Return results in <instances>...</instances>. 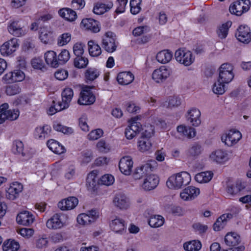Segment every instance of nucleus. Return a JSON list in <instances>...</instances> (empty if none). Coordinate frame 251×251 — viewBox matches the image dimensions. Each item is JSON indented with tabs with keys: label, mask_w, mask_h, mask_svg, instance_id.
Here are the masks:
<instances>
[{
	"label": "nucleus",
	"mask_w": 251,
	"mask_h": 251,
	"mask_svg": "<svg viewBox=\"0 0 251 251\" xmlns=\"http://www.w3.org/2000/svg\"><path fill=\"white\" fill-rule=\"evenodd\" d=\"M191 180V176L188 173L181 172L170 176L167 181L166 184L170 188L178 189L183 186L188 185Z\"/></svg>",
	"instance_id": "f257e3e1"
},
{
	"label": "nucleus",
	"mask_w": 251,
	"mask_h": 251,
	"mask_svg": "<svg viewBox=\"0 0 251 251\" xmlns=\"http://www.w3.org/2000/svg\"><path fill=\"white\" fill-rule=\"evenodd\" d=\"M153 134V128L151 126L148 129H145L138 142V150L143 152L149 151L152 147L151 137Z\"/></svg>",
	"instance_id": "f03ea898"
},
{
	"label": "nucleus",
	"mask_w": 251,
	"mask_h": 251,
	"mask_svg": "<svg viewBox=\"0 0 251 251\" xmlns=\"http://www.w3.org/2000/svg\"><path fill=\"white\" fill-rule=\"evenodd\" d=\"M102 48L107 52L112 53L114 52L117 48V44L116 43V38L114 33L111 31H108L102 37Z\"/></svg>",
	"instance_id": "7ed1b4c3"
},
{
	"label": "nucleus",
	"mask_w": 251,
	"mask_h": 251,
	"mask_svg": "<svg viewBox=\"0 0 251 251\" xmlns=\"http://www.w3.org/2000/svg\"><path fill=\"white\" fill-rule=\"evenodd\" d=\"M250 0H238L230 5L229 10L231 14L241 16L250 9Z\"/></svg>",
	"instance_id": "20e7f679"
},
{
	"label": "nucleus",
	"mask_w": 251,
	"mask_h": 251,
	"mask_svg": "<svg viewBox=\"0 0 251 251\" xmlns=\"http://www.w3.org/2000/svg\"><path fill=\"white\" fill-rule=\"evenodd\" d=\"M175 56L177 62L186 66L191 65L195 59L191 51L181 49L176 50Z\"/></svg>",
	"instance_id": "39448f33"
},
{
	"label": "nucleus",
	"mask_w": 251,
	"mask_h": 251,
	"mask_svg": "<svg viewBox=\"0 0 251 251\" xmlns=\"http://www.w3.org/2000/svg\"><path fill=\"white\" fill-rule=\"evenodd\" d=\"M95 100V96L91 91L90 87L88 86L84 87L80 93L78 103L80 105H91L94 103Z\"/></svg>",
	"instance_id": "423d86ee"
},
{
	"label": "nucleus",
	"mask_w": 251,
	"mask_h": 251,
	"mask_svg": "<svg viewBox=\"0 0 251 251\" xmlns=\"http://www.w3.org/2000/svg\"><path fill=\"white\" fill-rule=\"evenodd\" d=\"M8 31L10 34L16 37L25 35L27 29L20 21H14L8 26Z\"/></svg>",
	"instance_id": "0eeeda50"
},
{
	"label": "nucleus",
	"mask_w": 251,
	"mask_h": 251,
	"mask_svg": "<svg viewBox=\"0 0 251 251\" xmlns=\"http://www.w3.org/2000/svg\"><path fill=\"white\" fill-rule=\"evenodd\" d=\"M241 138L242 134L240 131L230 130L227 134L222 136L221 140L227 146L230 147L237 143Z\"/></svg>",
	"instance_id": "6e6552de"
},
{
	"label": "nucleus",
	"mask_w": 251,
	"mask_h": 251,
	"mask_svg": "<svg viewBox=\"0 0 251 251\" xmlns=\"http://www.w3.org/2000/svg\"><path fill=\"white\" fill-rule=\"evenodd\" d=\"M18 39L13 38L5 42L0 47V52L3 56H8L16 51L19 47Z\"/></svg>",
	"instance_id": "1a4fd4ad"
},
{
	"label": "nucleus",
	"mask_w": 251,
	"mask_h": 251,
	"mask_svg": "<svg viewBox=\"0 0 251 251\" xmlns=\"http://www.w3.org/2000/svg\"><path fill=\"white\" fill-rule=\"evenodd\" d=\"M235 36L238 40L244 43H249L251 41V33L247 25H240L237 29Z\"/></svg>",
	"instance_id": "9d476101"
},
{
	"label": "nucleus",
	"mask_w": 251,
	"mask_h": 251,
	"mask_svg": "<svg viewBox=\"0 0 251 251\" xmlns=\"http://www.w3.org/2000/svg\"><path fill=\"white\" fill-rule=\"evenodd\" d=\"M23 190V186L21 183L14 182L10 184L6 191V197L9 200H14L19 197Z\"/></svg>",
	"instance_id": "9b49d317"
},
{
	"label": "nucleus",
	"mask_w": 251,
	"mask_h": 251,
	"mask_svg": "<svg viewBox=\"0 0 251 251\" xmlns=\"http://www.w3.org/2000/svg\"><path fill=\"white\" fill-rule=\"evenodd\" d=\"M78 200L75 197H69L58 203V207L61 210H69L75 208L78 204Z\"/></svg>",
	"instance_id": "f8f14e48"
},
{
	"label": "nucleus",
	"mask_w": 251,
	"mask_h": 251,
	"mask_svg": "<svg viewBox=\"0 0 251 251\" xmlns=\"http://www.w3.org/2000/svg\"><path fill=\"white\" fill-rule=\"evenodd\" d=\"M159 177L154 174L147 175L142 184V188L145 191H151L155 189L159 183Z\"/></svg>",
	"instance_id": "ddd939ff"
},
{
	"label": "nucleus",
	"mask_w": 251,
	"mask_h": 251,
	"mask_svg": "<svg viewBox=\"0 0 251 251\" xmlns=\"http://www.w3.org/2000/svg\"><path fill=\"white\" fill-rule=\"evenodd\" d=\"M61 214H54L46 222L47 227L50 229H58L62 228L64 224L61 218Z\"/></svg>",
	"instance_id": "4468645a"
},
{
	"label": "nucleus",
	"mask_w": 251,
	"mask_h": 251,
	"mask_svg": "<svg viewBox=\"0 0 251 251\" xmlns=\"http://www.w3.org/2000/svg\"><path fill=\"white\" fill-rule=\"evenodd\" d=\"M110 227L116 233L122 234L126 232V224L124 220L116 217L110 223Z\"/></svg>",
	"instance_id": "2eb2a0df"
},
{
	"label": "nucleus",
	"mask_w": 251,
	"mask_h": 251,
	"mask_svg": "<svg viewBox=\"0 0 251 251\" xmlns=\"http://www.w3.org/2000/svg\"><path fill=\"white\" fill-rule=\"evenodd\" d=\"M120 171L125 175H129L133 167V161L130 156L123 157L119 161Z\"/></svg>",
	"instance_id": "dca6fc26"
},
{
	"label": "nucleus",
	"mask_w": 251,
	"mask_h": 251,
	"mask_svg": "<svg viewBox=\"0 0 251 251\" xmlns=\"http://www.w3.org/2000/svg\"><path fill=\"white\" fill-rule=\"evenodd\" d=\"M34 218L31 213L27 211L20 212L17 216V223L23 226H30L34 221Z\"/></svg>",
	"instance_id": "f3484780"
},
{
	"label": "nucleus",
	"mask_w": 251,
	"mask_h": 251,
	"mask_svg": "<svg viewBox=\"0 0 251 251\" xmlns=\"http://www.w3.org/2000/svg\"><path fill=\"white\" fill-rule=\"evenodd\" d=\"M186 117L188 122L194 126H198L201 123V112L196 108H193L189 110Z\"/></svg>",
	"instance_id": "a211bd4d"
},
{
	"label": "nucleus",
	"mask_w": 251,
	"mask_h": 251,
	"mask_svg": "<svg viewBox=\"0 0 251 251\" xmlns=\"http://www.w3.org/2000/svg\"><path fill=\"white\" fill-rule=\"evenodd\" d=\"M199 194V188L194 186H189L180 193V196L184 201H190L194 199Z\"/></svg>",
	"instance_id": "6ab92c4d"
},
{
	"label": "nucleus",
	"mask_w": 251,
	"mask_h": 251,
	"mask_svg": "<svg viewBox=\"0 0 251 251\" xmlns=\"http://www.w3.org/2000/svg\"><path fill=\"white\" fill-rule=\"evenodd\" d=\"M97 171L93 170L89 173L86 178V186L88 190L95 191L99 184V177L97 176Z\"/></svg>",
	"instance_id": "aec40b11"
},
{
	"label": "nucleus",
	"mask_w": 251,
	"mask_h": 251,
	"mask_svg": "<svg viewBox=\"0 0 251 251\" xmlns=\"http://www.w3.org/2000/svg\"><path fill=\"white\" fill-rule=\"evenodd\" d=\"M169 75V72L168 69L163 66L153 71L152 74V78L155 82L159 83L166 80Z\"/></svg>",
	"instance_id": "412c9836"
},
{
	"label": "nucleus",
	"mask_w": 251,
	"mask_h": 251,
	"mask_svg": "<svg viewBox=\"0 0 251 251\" xmlns=\"http://www.w3.org/2000/svg\"><path fill=\"white\" fill-rule=\"evenodd\" d=\"M87 30H90L93 33H97L100 31L99 22L93 19H84L81 22Z\"/></svg>",
	"instance_id": "4be33fe9"
},
{
	"label": "nucleus",
	"mask_w": 251,
	"mask_h": 251,
	"mask_svg": "<svg viewBox=\"0 0 251 251\" xmlns=\"http://www.w3.org/2000/svg\"><path fill=\"white\" fill-rule=\"evenodd\" d=\"M114 205L120 209H126L129 206V201L127 197L122 194H116L113 199Z\"/></svg>",
	"instance_id": "5701e85b"
},
{
	"label": "nucleus",
	"mask_w": 251,
	"mask_h": 251,
	"mask_svg": "<svg viewBox=\"0 0 251 251\" xmlns=\"http://www.w3.org/2000/svg\"><path fill=\"white\" fill-rule=\"evenodd\" d=\"M134 78L133 75L130 72H124L118 75L117 79L120 84L127 85L133 81Z\"/></svg>",
	"instance_id": "b1692460"
},
{
	"label": "nucleus",
	"mask_w": 251,
	"mask_h": 251,
	"mask_svg": "<svg viewBox=\"0 0 251 251\" xmlns=\"http://www.w3.org/2000/svg\"><path fill=\"white\" fill-rule=\"evenodd\" d=\"M58 14L60 16L70 22L74 21L77 18L76 12L69 8L60 9L58 11Z\"/></svg>",
	"instance_id": "393cba45"
},
{
	"label": "nucleus",
	"mask_w": 251,
	"mask_h": 251,
	"mask_svg": "<svg viewBox=\"0 0 251 251\" xmlns=\"http://www.w3.org/2000/svg\"><path fill=\"white\" fill-rule=\"evenodd\" d=\"M210 158L213 161L219 163H224L228 159L227 153L222 150H218L212 152Z\"/></svg>",
	"instance_id": "a878e982"
},
{
	"label": "nucleus",
	"mask_w": 251,
	"mask_h": 251,
	"mask_svg": "<svg viewBox=\"0 0 251 251\" xmlns=\"http://www.w3.org/2000/svg\"><path fill=\"white\" fill-rule=\"evenodd\" d=\"M225 241L228 246H235L240 243V237L235 232L228 233L225 237Z\"/></svg>",
	"instance_id": "bb28decb"
},
{
	"label": "nucleus",
	"mask_w": 251,
	"mask_h": 251,
	"mask_svg": "<svg viewBox=\"0 0 251 251\" xmlns=\"http://www.w3.org/2000/svg\"><path fill=\"white\" fill-rule=\"evenodd\" d=\"M113 6L112 2L109 1L106 4L103 3H97L93 8V12L97 15L102 14L109 11Z\"/></svg>",
	"instance_id": "cd10ccee"
},
{
	"label": "nucleus",
	"mask_w": 251,
	"mask_h": 251,
	"mask_svg": "<svg viewBox=\"0 0 251 251\" xmlns=\"http://www.w3.org/2000/svg\"><path fill=\"white\" fill-rule=\"evenodd\" d=\"M50 131L51 127L50 126L37 127L35 129V136L40 139H45L49 136Z\"/></svg>",
	"instance_id": "c85d7f7f"
},
{
	"label": "nucleus",
	"mask_w": 251,
	"mask_h": 251,
	"mask_svg": "<svg viewBox=\"0 0 251 251\" xmlns=\"http://www.w3.org/2000/svg\"><path fill=\"white\" fill-rule=\"evenodd\" d=\"M44 57L48 65L53 68L58 67L57 57L55 52L52 50L48 51L45 53Z\"/></svg>",
	"instance_id": "c756f323"
},
{
	"label": "nucleus",
	"mask_w": 251,
	"mask_h": 251,
	"mask_svg": "<svg viewBox=\"0 0 251 251\" xmlns=\"http://www.w3.org/2000/svg\"><path fill=\"white\" fill-rule=\"evenodd\" d=\"M100 75V72L98 69L95 68H88L84 73L85 80L87 83H89L95 80Z\"/></svg>",
	"instance_id": "7c9ffc66"
},
{
	"label": "nucleus",
	"mask_w": 251,
	"mask_h": 251,
	"mask_svg": "<svg viewBox=\"0 0 251 251\" xmlns=\"http://www.w3.org/2000/svg\"><path fill=\"white\" fill-rule=\"evenodd\" d=\"M177 130L179 133H181L188 138H193L196 135L195 129L189 126H179L177 127Z\"/></svg>",
	"instance_id": "2f4dec72"
},
{
	"label": "nucleus",
	"mask_w": 251,
	"mask_h": 251,
	"mask_svg": "<svg viewBox=\"0 0 251 251\" xmlns=\"http://www.w3.org/2000/svg\"><path fill=\"white\" fill-rule=\"evenodd\" d=\"M173 53L168 50H163L159 52L156 56V60L162 64L169 62L172 58Z\"/></svg>",
	"instance_id": "473e14b6"
},
{
	"label": "nucleus",
	"mask_w": 251,
	"mask_h": 251,
	"mask_svg": "<svg viewBox=\"0 0 251 251\" xmlns=\"http://www.w3.org/2000/svg\"><path fill=\"white\" fill-rule=\"evenodd\" d=\"M94 156L92 151L86 150L81 152L79 160L82 165H86L90 162Z\"/></svg>",
	"instance_id": "72a5a7b5"
},
{
	"label": "nucleus",
	"mask_w": 251,
	"mask_h": 251,
	"mask_svg": "<svg viewBox=\"0 0 251 251\" xmlns=\"http://www.w3.org/2000/svg\"><path fill=\"white\" fill-rule=\"evenodd\" d=\"M20 248L19 244L14 240L8 239L2 245L3 251H17Z\"/></svg>",
	"instance_id": "f704fd0d"
},
{
	"label": "nucleus",
	"mask_w": 251,
	"mask_h": 251,
	"mask_svg": "<svg viewBox=\"0 0 251 251\" xmlns=\"http://www.w3.org/2000/svg\"><path fill=\"white\" fill-rule=\"evenodd\" d=\"M213 175L211 172H201L195 176V179L199 183H206L212 179Z\"/></svg>",
	"instance_id": "c9c22d12"
},
{
	"label": "nucleus",
	"mask_w": 251,
	"mask_h": 251,
	"mask_svg": "<svg viewBox=\"0 0 251 251\" xmlns=\"http://www.w3.org/2000/svg\"><path fill=\"white\" fill-rule=\"evenodd\" d=\"M88 50L90 55L92 56H98L101 53L100 46L96 44L93 41H89L88 43Z\"/></svg>",
	"instance_id": "e433bc0d"
},
{
	"label": "nucleus",
	"mask_w": 251,
	"mask_h": 251,
	"mask_svg": "<svg viewBox=\"0 0 251 251\" xmlns=\"http://www.w3.org/2000/svg\"><path fill=\"white\" fill-rule=\"evenodd\" d=\"M164 219L160 215H152L148 221L149 225L152 227H158L164 224Z\"/></svg>",
	"instance_id": "4c0bfd02"
},
{
	"label": "nucleus",
	"mask_w": 251,
	"mask_h": 251,
	"mask_svg": "<svg viewBox=\"0 0 251 251\" xmlns=\"http://www.w3.org/2000/svg\"><path fill=\"white\" fill-rule=\"evenodd\" d=\"M201 248V243L196 240L185 243L183 245V248L186 251H199Z\"/></svg>",
	"instance_id": "58836bf2"
},
{
	"label": "nucleus",
	"mask_w": 251,
	"mask_h": 251,
	"mask_svg": "<svg viewBox=\"0 0 251 251\" xmlns=\"http://www.w3.org/2000/svg\"><path fill=\"white\" fill-rule=\"evenodd\" d=\"M231 25L232 22L231 21H227L220 26L217 31L219 38L221 39H225L226 37L229 28L231 26Z\"/></svg>",
	"instance_id": "ea45409f"
},
{
	"label": "nucleus",
	"mask_w": 251,
	"mask_h": 251,
	"mask_svg": "<svg viewBox=\"0 0 251 251\" xmlns=\"http://www.w3.org/2000/svg\"><path fill=\"white\" fill-rule=\"evenodd\" d=\"M201 152V147L197 144L192 145L187 151V155L190 157H195L199 155Z\"/></svg>",
	"instance_id": "a19ab883"
},
{
	"label": "nucleus",
	"mask_w": 251,
	"mask_h": 251,
	"mask_svg": "<svg viewBox=\"0 0 251 251\" xmlns=\"http://www.w3.org/2000/svg\"><path fill=\"white\" fill-rule=\"evenodd\" d=\"M234 75L233 73H229L225 71H219L218 80L221 82L225 83H229L233 78Z\"/></svg>",
	"instance_id": "79ce46f5"
},
{
	"label": "nucleus",
	"mask_w": 251,
	"mask_h": 251,
	"mask_svg": "<svg viewBox=\"0 0 251 251\" xmlns=\"http://www.w3.org/2000/svg\"><path fill=\"white\" fill-rule=\"evenodd\" d=\"M70 55L69 51L66 49H63L58 54L57 57V64L63 65L65 64L70 59Z\"/></svg>",
	"instance_id": "37998d69"
},
{
	"label": "nucleus",
	"mask_w": 251,
	"mask_h": 251,
	"mask_svg": "<svg viewBox=\"0 0 251 251\" xmlns=\"http://www.w3.org/2000/svg\"><path fill=\"white\" fill-rule=\"evenodd\" d=\"M12 151L15 154H21L23 156H25V154L24 152V144L23 142L19 140H16L13 142L12 145Z\"/></svg>",
	"instance_id": "c03bdc74"
},
{
	"label": "nucleus",
	"mask_w": 251,
	"mask_h": 251,
	"mask_svg": "<svg viewBox=\"0 0 251 251\" xmlns=\"http://www.w3.org/2000/svg\"><path fill=\"white\" fill-rule=\"evenodd\" d=\"M74 64L75 66L77 68H84L88 64V59L82 56L76 57L74 59Z\"/></svg>",
	"instance_id": "a18cd8bd"
},
{
	"label": "nucleus",
	"mask_w": 251,
	"mask_h": 251,
	"mask_svg": "<svg viewBox=\"0 0 251 251\" xmlns=\"http://www.w3.org/2000/svg\"><path fill=\"white\" fill-rule=\"evenodd\" d=\"M31 64L32 67L35 69L40 70L43 72L47 70L43 60L39 57L32 59L31 61Z\"/></svg>",
	"instance_id": "49530a36"
},
{
	"label": "nucleus",
	"mask_w": 251,
	"mask_h": 251,
	"mask_svg": "<svg viewBox=\"0 0 251 251\" xmlns=\"http://www.w3.org/2000/svg\"><path fill=\"white\" fill-rule=\"evenodd\" d=\"M138 119L137 117L131 118V123L128 126L130 130L135 132L136 134L138 133L142 129V125L140 123L138 122L137 121Z\"/></svg>",
	"instance_id": "de8ad7c7"
},
{
	"label": "nucleus",
	"mask_w": 251,
	"mask_h": 251,
	"mask_svg": "<svg viewBox=\"0 0 251 251\" xmlns=\"http://www.w3.org/2000/svg\"><path fill=\"white\" fill-rule=\"evenodd\" d=\"M225 84V83L222 82L220 80L218 79L217 81L213 85L212 89L213 92L217 95L223 94L226 91Z\"/></svg>",
	"instance_id": "09e8293b"
},
{
	"label": "nucleus",
	"mask_w": 251,
	"mask_h": 251,
	"mask_svg": "<svg viewBox=\"0 0 251 251\" xmlns=\"http://www.w3.org/2000/svg\"><path fill=\"white\" fill-rule=\"evenodd\" d=\"M53 127L56 131L61 132L66 134H71L73 132V129L71 127L64 126L58 123H54Z\"/></svg>",
	"instance_id": "8fccbe9b"
},
{
	"label": "nucleus",
	"mask_w": 251,
	"mask_h": 251,
	"mask_svg": "<svg viewBox=\"0 0 251 251\" xmlns=\"http://www.w3.org/2000/svg\"><path fill=\"white\" fill-rule=\"evenodd\" d=\"M73 91L71 88H66L62 93V100L69 104L73 96Z\"/></svg>",
	"instance_id": "3c124183"
},
{
	"label": "nucleus",
	"mask_w": 251,
	"mask_h": 251,
	"mask_svg": "<svg viewBox=\"0 0 251 251\" xmlns=\"http://www.w3.org/2000/svg\"><path fill=\"white\" fill-rule=\"evenodd\" d=\"M114 182V178L111 175H104L100 178H99V184L110 185Z\"/></svg>",
	"instance_id": "603ef678"
},
{
	"label": "nucleus",
	"mask_w": 251,
	"mask_h": 251,
	"mask_svg": "<svg viewBox=\"0 0 251 251\" xmlns=\"http://www.w3.org/2000/svg\"><path fill=\"white\" fill-rule=\"evenodd\" d=\"M226 224V221L225 220L224 215L219 217L213 225V229L215 231H219L223 229Z\"/></svg>",
	"instance_id": "864d4df0"
},
{
	"label": "nucleus",
	"mask_w": 251,
	"mask_h": 251,
	"mask_svg": "<svg viewBox=\"0 0 251 251\" xmlns=\"http://www.w3.org/2000/svg\"><path fill=\"white\" fill-rule=\"evenodd\" d=\"M77 222L79 224L82 225H89L94 223L87 213L79 214L77 217Z\"/></svg>",
	"instance_id": "5fc2aeb1"
},
{
	"label": "nucleus",
	"mask_w": 251,
	"mask_h": 251,
	"mask_svg": "<svg viewBox=\"0 0 251 251\" xmlns=\"http://www.w3.org/2000/svg\"><path fill=\"white\" fill-rule=\"evenodd\" d=\"M21 88L16 84H13L7 86L5 92L7 95L13 96L19 94L21 92Z\"/></svg>",
	"instance_id": "6e6d98bb"
},
{
	"label": "nucleus",
	"mask_w": 251,
	"mask_h": 251,
	"mask_svg": "<svg viewBox=\"0 0 251 251\" xmlns=\"http://www.w3.org/2000/svg\"><path fill=\"white\" fill-rule=\"evenodd\" d=\"M39 37L42 42L46 44H48L51 40L52 32L43 29V31H41Z\"/></svg>",
	"instance_id": "4d7b16f0"
},
{
	"label": "nucleus",
	"mask_w": 251,
	"mask_h": 251,
	"mask_svg": "<svg viewBox=\"0 0 251 251\" xmlns=\"http://www.w3.org/2000/svg\"><path fill=\"white\" fill-rule=\"evenodd\" d=\"M71 39V35L69 33L62 34L57 40V44L59 46H63L67 44Z\"/></svg>",
	"instance_id": "13d9d810"
},
{
	"label": "nucleus",
	"mask_w": 251,
	"mask_h": 251,
	"mask_svg": "<svg viewBox=\"0 0 251 251\" xmlns=\"http://www.w3.org/2000/svg\"><path fill=\"white\" fill-rule=\"evenodd\" d=\"M7 120L14 121L16 120L19 116V111L18 109H9L5 112Z\"/></svg>",
	"instance_id": "bf43d9fd"
},
{
	"label": "nucleus",
	"mask_w": 251,
	"mask_h": 251,
	"mask_svg": "<svg viewBox=\"0 0 251 251\" xmlns=\"http://www.w3.org/2000/svg\"><path fill=\"white\" fill-rule=\"evenodd\" d=\"M103 133V130L100 128L93 130L88 135V138L90 140H97L102 135Z\"/></svg>",
	"instance_id": "052dcab7"
},
{
	"label": "nucleus",
	"mask_w": 251,
	"mask_h": 251,
	"mask_svg": "<svg viewBox=\"0 0 251 251\" xmlns=\"http://www.w3.org/2000/svg\"><path fill=\"white\" fill-rule=\"evenodd\" d=\"M142 165L140 167L137 168L135 170L133 176L135 179H139L145 176H147L148 173L143 168Z\"/></svg>",
	"instance_id": "680f3d73"
},
{
	"label": "nucleus",
	"mask_w": 251,
	"mask_h": 251,
	"mask_svg": "<svg viewBox=\"0 0 251 251\" xmlns=\"http://www.w3.org/2000/svg\"><path fill=\"white\" fill-rule=\"evenodd\" d=\"M143 166V168L149 174L150 172L153 171L156 168L157 165L155 160H151Z\"/></svg>",
	"instance_id": "e2e57ef3"
},
{
	"label": "nucleus",
	"mask_w": 251,
	"mask_h": 251,
	"mask_svg": "<svg viewBox=\"0 0 251 251\" xmlns=\"http://www.w3.org/2000/svg\"><path fill=\"white\" fill-rule=\"evenodd\" d=\"M127 0H117L116 4L117 8L115 12L117 14L122 13L125 10L126 6L127 4Z\"/></svg>",
	"instance_id": "0e129e2a"
},
{
	"label": "nucleus",
	"mask_w": 251,
	"mask_h": 251,
	"mask_svg": "<svg viewBox=\"0 0 251 251\" xmlns=\"http://www.w3.org/2000/svg\"><path fill=\"white\" fill-rule=\"evenodd\" d=\"M168 100V107H177L181 104V99L177 97H170Z\"/></svg>",
	"instance_id": "69168bd1"
},
{
	"label": "nucleus",
	"mask_w": 251,
	"mask_h": 251,
	"mask_svg": "<svg viewBox=\"0 0 251 251\" xmlns=\"http://www.w3.org/2000/svg\"><path fill=\"white\" fill-rule=\"evenodd\" d=\"M83 45L80 43H76L73 47V51L76 57L81 56L83 54Z\"/></svg>",
	"instance_id": "338daca9"
},
{
	"label": "nucleus",
	"mask_w": 251,
	"mask_h": 251,
	"mask_svg": "<svg viewBox=\"0 0 251 251\" xmlns=\"http://www.w3.org/2000/svg\"><path fill=\"white\" fill-rule=\"evenodd\" d=\"M68 72L65 70H58L54 74L55 77L59 80H63L67 78Z\"/></svg>",
	"instance_id": "774afa93"
}]
</instances>
